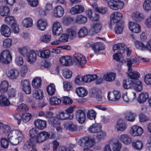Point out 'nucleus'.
<instances>
[{
    "instance_id": "nucleus-1",
    "label": "nucleus",
    "mask_w": 151,
    "mask_h": 151,
    "mask_svg": "<svg viewBox=\"0 0 151 151\" xmlns=\"http://www.w3.org/2000/svg\"><path fill=\"white\" fill-rule=\"evenodd\" d=\"M7 137L10 142L15 145L21 142L24 137L22 132L18 129L11 130L8 134Z\"/></svg>"
},
{
    "instance_id": "nucleus-2",
    "label": "nucleus",
    "mask_w": 151,
    "mask_h": 151,
    "mask_svg": "<svg viewBox=\"0 0 151 151\" xmlns=\"http://www.w3.org/2000/svg\"><path fill=\"white\" fill-rule=\"evenodd\" d=\"M97 78L96 75H88L81 77L78 76L75 79V82L76 84L81 85L83 82H89L94 80Z\"/></svg>"
},
{
    "instance_id": "nucleus-3",
    "label": "nucleus",
    "mask_w": 151,
    "mask_h": 151,
    "mask_svg": "<svg viewBox=\"0 0 151 151\" xmlns=\"http://www.w3.org/2000/svg\"><path fill=\"white\" fill-rule=\"evenodd\" d=\"M12 57L9 50L3 51L0 54V62L6 64L9 63L12 61Z\"/></svg>"
},
{
    "instance_id": "nucleus-4",
    "label": "nucleus",
    "mask_w": 151,
    "mask_h": 151,
    "mask_svg": "<svg viewBox=\"0 0 151 151\" xmlns=\"http://www.w3.org/2000/svg\"><path fill=\"white\" fill-rule=\"evenodd\" d=\"M124 4L123 2L120 0H111L108 2L109 7L111 9L115 10L122 9Z\"/></svg>"
},
{
    "instance_id": "nucleus-5",
    "label": "nucleus",
    "mask_w": 151,
    "mask_h": 151,
    "mask_svg": "<svg viewBox=\"0 0 151 151\" xmlns=\"http://www.w3.org/2000/svg\"><path fill=\"white\" fill-rule=\"evenodd\" d=\"M49 136L48 133L45 131H42L37 133L34 139L35 143H42L47 139Z\"/></svg>"
},
{
    "instance_id": "nucleus-6",
    "label": "nucleus",
    "mask_w": 151,
    "mask_h": 151,
    "mask_svg": "<svg viewBox=\"0 0 151 151\" xmlns=\"http://www.w3.org/2000/svg\"><path fill=\"white\" fill-rule=\"evenodd\" d=\"M73 60L79 66L83 67L86 60L85 57L80 53H75L73 55Z\"/></svg>"
},
{
    "instance_id": "nucleus-7",
    "label": "nucleus",
    "mask_w": 151,
    "mask_h": 151,
    "mask_svg": "<svg viewBox=\"0 0 151 151\" xmlns=\"http://www.w3.org/2000/svg\"><path fill=\"white\" fill-rule=\"evenodd\" d=\"M129 132L132 136L137 137L142 134L143 130L141 127L137 125H134L131 127Z\"/></svg>"
},
{
    "instance_id": "nucleus-8",
    "label": "nucleus",
    "mask_w": 151,
    "mask_h": 151,
    "mask_svg": "<svg viewBox=\"0 0 151 151\" xmlns=\"http://www.w3.org/2000/svg\"><path fill=\"white\" fill-rule=\"evenodd\" d=\"M121 96V93L119 91L114 90L112 92L108 93L107 97L109 101L115 102L119 101Z\"/></svg>"
},
{
    "instance_id": "nucleus-9",
    "label": "nucleus",
    "mask_w": 151,
    "mask_h": 151,
    "mask_svg": "<svg viewBox=\"0 0 151 151\" xmlns=\"http://www.w3.org/2000/svg\"><path fill=\"white\" fill-rule=\"evenodd\" d=\"M127 127V124L124 119L120 118L116 123L115 129L118 132H123L126 130Z\"/></svg>"
},
{
    "instance_id": "nucleus-10",
    "label": "nucleus",
    "mask_w": 151,
    "mask_h": 151,
    "mask_svg": "<svg viewBox=\"0 0 151 151\" xmlns=\"http://www.w3.org/2000/svg\"><path fill=\"white\" fill-rule=\"evenodd\" d=\"M63 32L60 23L58 21L55 22L52 25V32L54 35H59Z\"/></svg>"
},
{
    "instance_id": "nucleus-11",
    "label": "nucleus",
    "mask_w": 151,
    "mask_h": 151,
    "mask_svg": "<svg viewBox=\"0 0 151 151\" xmlns=\"http://www.w3.org/2000/svg\"><path fill=\"white\" fill-rule=\"evenodd\" d=\"M119 140L126 145H128L132 142V138L131 136L127 134H123L118 137Z\"/></svg>"
},
{
    "instance_id": "nucleus-12",
    "label": "nucleus",
    "mask_w": 151,
    "mask_h": 151,
    "mask_svg": "<svg viewBox=\"0 0 151 151\" xmlns=\"http://www.w3.org/2000/svg\"><path fill=\"white\" fill-rule=\"evenodd\" d=\"M78 143L80 146L82 147L86 146L91 148L93 145L94 141L93 140L89 139L88 138H85L79 140Z\"/></svg>"
},
{
    "instance_id": "nucleus-13",
    "label": "nucleus",
    "mask_w": 151,
    "mask_h": 151,
    "mask_svg": "<svg viewBox=\"0 0 151 151\" xmlns=\"http://www.w3.org/2000/svg\"><path fill=\"white\" fill-rule=\"evenodd\" d=\"M6 75L10 79L15 80L19 76V72L17 68H13L9 70L7 72Z\"/></svg>"
},
{
    "instance_id": "nucleus-14",
    "label": "nucleus",
    "mask_w": 151,
    "mask_h": 151,
    "mask_svg": "<svg viewBox=\"0 0 151 151\" xmlns=\"http://www.w3.org/2000/svg\"><path fill=\"white\" fill-rule=\"evenodd\" d=\"M92 93L93 96L96 98L98 101L102 103L105 102V98L101 95V91L99 89L96 88L93 89Z\"/></svg>"
},
{
    "instance_id": "nucleus-15",
    "label": "nucleus",
    "mask_w": 151,
    "mask_h": 151,
    "mask_svg": "<svg viewBox=\"0 0 151 151\" xmlns=\"http://www.w3.org/2000/svg\"><path fill=\"white\" fill-rule=\"evenodd\" d=\"M109 144L111 146L113 151H119L121 148V143L116 139H112L109 141Z\"/></svg>"
},
{
    "instance_id": "nucleus-16",
    "label": "nucleus",
    "mask_w": 151,
    "mask_h": 151,
    "mask_svg": "<svg viewBox=\"0 0 151 151\" xmlns=\"http://www.w3.org/2000/svg\"><path fill=\"white\" fill-rule=\"evenodd\" d=\"M129 27L130 30L135 33H138L141 31L140 27L138 24L133 22H129Z\"/></svg>"
},
{
    "instance_id": "nucleus-17",
    "label": "nucleus",
    "mask_w": 151,
    "mask_h": 151,
    "mask_svg": "<svg viewBox=\"0 0 151 151\" xmlns=\"http://www.w3.org/2000/svg\"><path fill=\"white\" fill-rule=\"evenodd\" d=\"M122 17V14L118 12L112 13L110 15V22L111 23L118 22Z\"/></svg>"
},
{
    "instance_id": "nucleus-18",
    "label": "nucleus",
    "mask_w": 151,
    "mask_h": 151,
    "mask_svg": "<svg viewBox=\"0 0 151 151\" xmlns=\"http://www.w3.org/2000/svg\"><path fill=\"white\" fill-rule=\"evenodd\" d=\"M76 118L78 122L83 124L85 122L86 115L84 112L82 110H78L76 113Z\"/></svg>"
},
{
    "instance_id": "nucleus-19",
    "label": "nucleus",
    "mask_w": 151,
    "mask_h": 151,
    "mask_svg": "<svg viewBox=\"0 0 151 151\" xmlns=\"http://www.w3.org/2000/svg\"><path fill=\"white\" fill-rule=\"evenodd\" d=\"M36 25L39 30L43 31L46 29L47 25V23L45 19H41L37 21Z\"/></svg>"
},
{
    "instance_id": "nucleus-20",
    "label": "nucleus",
    "mask_w": 151,
    "mask_h": 151,
    "mask_svg": "<svg viewBox=\"0 0 151 151\" xmlns=\"http://www.w3.org/2000/svg\"><path fill=\"white\" fill-rule=\"evenodd\" d=\"M64 12V10L63 8L61 6H58L54 8L53 14L54 17H60L63 16Z\"/></svg>"
},
{
    "instance_id": "nucleus-21",
    "label": "nucleus",
    "mask_w": 151,
    "mask_h": 151,
    "mask_svg": "<svg viewBox=\"0 0 151 151\" xmlns=\"http://www.w3.org/2000/svg\"><path fill=\"white\" fill-rule=\"evenodd\" d=\"M37 59V55L33 50H31L27 55V60L30 63H32L35 61Z\"/></svg>"
},
{
    "instance_id": "nucleus-22",
    "label": "nucleus",
    "mask_w": 151,
    "mask_h": 151,
    "mask_svg": "<svg viewBox=\"0 0 151 151\" xmlns=\"http://www.w3.org/2000/svg\"><path fill=\"white\" fill-rule=\"evenodd\" d=\"M35 126L39 129L42 130L46 127V121L39 119L35 120L34 122Z\"/></svg>"
},
{
    "instance_id": "nucleus-23",
    "label": "nucleus",
    "mask_w": 151,
    "mask_h": 151,
    "mask_svg": "<svg viewBox=\"0 0 151 151\" xmlns=\"http://www.w3.org/2000/svg\"><path fill=\"white\" fill-rule=\"evenodd\" d=\"M84 10V7L81 5H76L70 9V12L72 14H75L82 12Z\"/></svg>"
},
{
    "instance_id": "nucleus-24",
    "label": "nucleus",
    "mask_w": 151,
    "mask_h": 151,
    "mask_svg": "<svg viewBox=\"0 0 151 151\" xmlns=\"http://www.w3.org/2000/svg\"><path fill=\"white\" fill-rule=\"evenodd\" d=\"M0 32L1 35L5 37H9L11 34L10 28L5 24L2 25L0 29Z\"/></svg>"
},
{
    "instance_id": "nucleus-25",
    "label": "nucleus",
    "mask_w": 151,
    "mask_h": 151,
    "mask_svg": "<svg viewBox=\"0 0 151 151\" xmlns=\"http://www.w3.org/2000/svg\"><path fill=\"white\" fill-rule=\"evenodd\" d=\"M126 48V46L124 43H119L114 45L113 47V50L114 52L117 50V52H120L121 53H124V50Z\"/></svg>"
},
{
    "instance_id": "nucleus-26",
    "label": "nucleus",
    "mask_w": 151,
    "mask_h": 151,
    "mask_svg": "<svg viewBox=\"0 0 151 151\" xmlns=\"http://www.w3.org/2000/svg\"><path fill=\"white\" fill-rule=\"evenodd\" d=\"M101 126L99 124L95 123L92 124L88 129V131L92 133H97L101 129Z\"/></svg>"
},
{
    "instance_id": "nucleus-27",
    "label": "nucleus",
    "mask_w": 151,
    "mask_h": 151,
    "mask_svg": "<svg viewBox=\"0 0 151 151\" xmlns=\"http://www.w3.org/2000/svg\"><path fill=\"white\" fill-rule=\"evenodd\" d=\"M148 93L146 92H142L139 95L137 99V101L139 104H143L148 98Z\"/></svg>"
},
{
    "instance_id": "nucleus-28",
    "label": "nucleus",
    "mask_w": 151,
    "mask_h": 151,
    "mask_svg": "<svg viewBox=\"0 0 151 151\" xmlns=\"http://www.w3.org/2000/svg\"><path fill=\"white\" fill-rule=\"evenodd\" d=\"M36 143H35L33 138H30L24 144L23 148L25 150L30 149L34 147Z\"/></svg>"
},
{
    "instance_id": "nucleus-29",
    "label": "nucleus",
    "mask_w": 151,
    "mask_h": 151,
    "mask_svg": "<svg viewBox=\"0 0 151 151\" xmlns=\"http://www.w3.org/2000/svg\"><path fill=\"white\" fill-rule=\"evenodd\" d=\"M143 145L142 141L139 139L135 140L132 142V146L135 150H141L142 149Z\"/></svg>"
},
{
    "instance_id": "nucleus-30",
    "label": "nucleus",
    "mask_w": 151,
    "mask_h": 151,
    "mask_svg": "<svg viewBox=\"0 0 151 151\" xmlns=\"http://www.w3.org/2000/svg\"><path fill=\"white\" fill-rule=\"evenodd\" d=\"M134 83L131 79H128L124 80L123 81V86L125 89H129L133 88Z\"/></svg>"
},
{
    "instance_id": "nucleus-31",
    "label": "nucleus",
    "mask_w": 151,
    "mask_h": 151,
    "mask_svg": "<svg viewBox=\"0 0 151 151\" xmlns=\"http://www.w3.org/2000/svg\"><path fill=\"white\" fill-rule=\"evenodd\" d=\"M60 63L65 66L68 65L71 63L72 60L71 57L68 56H62L59 60Z\"/></svg>"
},
{
    "instance_id": "nucleus-32",
    "label": "nucleus",
    "mask_w": 151,
    "mask_h": 151,
    "mask_svg": "<svg viewBox=\"0 0 151 151\" xmlns=\"http://www.w3.org/2000/svg\"><path fill=\"white\" fill-rule=\"evenodd\" d=\"M92 49L95 53H98L100 50L104 49V44L100 42L93 44L92 45Z\"/></svg>"
},
{
    "instance_id": "nucleus-33",
    "label": "nucleus",
    "mask_w": 151,
    "mask_h": 151,
    "mask_svg": "<svg viewBox=\"0 0 151 151\" xmlns=\"http://www.w3.org/2000/svg\"><path fill=\"white\" fill-rule=\"evenodd\" d=\"M76 92L78 95L81 97H83L86 96L88 93L86 89L81 87L77 88L76 89Z\"/></svg>"
},
{
    "instance_id": "nucleus-34",
    "label": "nucleus",
    "mask_w": 151,
    "mask_h": 151,
    "mask_svg": "<svg viewBox=\"0 0 151 151\" xmlns=\"http://www.w3.org/2000/svg\"><path fill=\"white\" fill-rule=\"evenodd\" d=\"M126 119L128 121L133 122L135 120V115L130 111H127L124 114Z\"/></svg>"
},
{
    "instance_id": "nucleus-35",
    "label": "nucleus",
    "mask_w": 151,
    "mask_h": 151,
    "mask_svg": "<svg viewBox=\"0 0 151 151\" xmlns=\"http://www.w3.org/2000/svg\"><path fill=\"white\" fill-rule=\"evenodd\" d=\"M66 31L67 35L70 39H73L76 37L77 32L75 29L73 28L68 29H67Z\"/></svg>"
},
{
    "instance_id": "nucleus-36",
    "label": "nucleus",
    "mask_w": 151,
    "mask_h": 151,
    "mask_svg": "<svg viewBox=\"0 0 151 151\" xmlns=\"http://www.w3.org/2000/svg\"><path fill=\"white\" fill-rule=\"evenodd\" d=\"M133 88L136 91L140 92L143 89V85L141 82L138 79L135 80Z\"/></svg>"
},
{
    "instance_id": "nucleus-37",
    "label": "nucleus",
    "mask_w": 151,
    "mask_h": 151,
    "mask_svg": "<svg viewBox=\"0 0 151 151\" xmlns=\"http://www.w3.org/2000/svg\"><path fill=\"white\" fill-rule=\"evenodd\" d=\"M132 98L129 99L127 95V93L123 94L122 95V98L123 100L126 103H128L129 101L132 102L135 99L136 97V94L134 92H132L131 94Z\"/></svg>"
},
{
    "instance_id": "nucleus-38",
    "label": "nucleus",
    "mask_w": 151,
    "mask_h": 151,
    "mask_svg": "<svg viewBox=\"0 0 151 151\" xmlns=\"http://www.w3.org/2000/svg\"><path fill=\"white\" fill-rule=\"evenodd\" d=\"M22 25L26 28L32 26L33 24L32 19L30 18H27L24 19L22 22Z\"/></svg>"
},
{
    "instance_id": "nucleus-39",
    "label": "nucleus",
    "mask_w": 151,
    "mask_h": 151,
    "mask_svg": "<svg viewBox=\"0 0 151 151\" xmlns=\"http://www.w3.org/2000/svg\"><path fill=\"white\" fill-rule=\"evenodd\" d=\"M88 34L87 29L85 27L81 28L77 33L78 36L79 37H82L87 36Z\"/></svg>"
},
{
    "instance_id": "nucleus-40",
    "label": "nucleus",
    "mask_w": 151,
    "mask_h": 151,
    "mask_svg": "<svg viewBox=\"0 0 151 151\" xmlns=\"http://www.w3.org/2000/svg\"><path fill=\"white\" fill-rule=\"evenodd\" d=\"M32 96L36 99H42L43 96V92L41 90H35L33 91Z\"/></svg>"
},
{
    "instance_id": "nucleus-41",
    "label": "nucleus",
    "mask_w": 151,
    "mask_h": 151,
    "mask_svg": "<svg viewBox=\"0 0 151 151\" xmlns=\"http://www.w3.org/2000/svg\"><path fill=\"white\" fill-rule=\"evenodd\" d=\"M50 51L48 50H41L39 51L38 55L39 56L43 58H47L50 56Z\"/></svg>"
},
{
    "instance_id": "nucleus-42",
    "label": "nucleus",
    "mask_w": 151,
    "mask_h": 151,
    "mask_svg": "<svg viewBox=\"0 0 151 151\" xmlns=\"http://www.w3.org/2000/svg\"><path fill=\"white\" fill-rule=\"evenodd\" d=\"M10 103L7 98L4 95L0 96V105L2 106H7L9 105Z\"/></svg>"
},
{
    "instance_id": "nucleus-43",
    "label": "nucleus",
    "mask_w": 151,
    "mask_h": 151,
    "mask_svg": "<svg viewBox=\"0 0 151 151\" xmlns=\"http://www.w3.org/2000/svg\"><path fill=\"white\" fill-rule=\"evenodd\" d=\"M41 79L40 77H36L34 79L32 82L33 87L35 88H40L41 86Z\"/></svg>"
},
{
    "instance_id": "nucleus-44",
    "label": "nucleus",
    "mask_w": 151,
    "mask_h": 151,
    "mask_svg": "<svg viewBox=\"0 0 151 151\" xmlns=\"http://www.w3.org/2000/svg\"><path fill=\"white\" fill-rule=\"evenodd\" d=\"M75 108V107L74 106H70L65 110L64 111L67 116L69 117L68 119L69 120L72 119L73 118V116L72 113Z\"/></svg>"
},
{
    "instance_id": "nucleus-45",
    "label": "nucleus",
    "mask_w": 151,
    "mask_h": 151,
    "mask_svg": "<svg viewBox=\"0 0 151 151\" xmlns=\"http://www.w3.org/2000/svg\"><path fill=\"white\" fill-rule=\"evenodd\" d=\"M55 90V86L53 83L50 84L47 88V91L48 94L50 96L54 94Z\"/></svg>"
},
{
    "instance_id": "nucleus-46",
    "label": "nucleus",
    "mask_w": 151,
    "mask_h": 151,
    "mask_svg": "<svg viewBox=\"0 0 151 151\" xmlns=\"http://www.w3.org/2000/svg\"><path fill=\"white\" fill-rule=\"evenodd\" d=\"M116 74L114 73H107L103 76V78L106 81H111L115 79Z\"/></svg>"
},
{
    "instance_id": "nucleus-47",
    "label": "nucleus",
    "mask_w": 151,
    "mask_h": 151,
    "mask_svg": "<svg viewBox=\"0 0 151 151\" xmlns=\"http://www.w3.org/2000/svg\"><path fill=\"white\" fill-rule=\"evenodd\" d=\"M134 44L136 47L138 49L142 51H145V45L141 41L136 40L135 41Z\"/></svg>"
},
{
    "instance_id": "nucleus-48",
    "label": "nucleus",
    "mask_w": 151,
    "mask_h": 151,
    "mask_svg": "<svg viewBox=\"0 0 151 151\" xmlns=\"http://www.w3.org/2000/svg\"><path fill=\"white\" fill-rule=\"evenodd\" d=\"M57 119L60 120L69 119L68 118L64 111L59 112L56 116Z\"/></svg>"
},
{
    "instance_id": "nucleus-49",
    "label": "nucleus",
    "mask_w": 151,
    "mask_h": 151,
    "mask_svg": "<svg viewBox=\"0 0 151 151\" xmlns=\"http://www.w3.org/2000/svg\"><path fill=\"white\" fill-rule=\"evenodd\" d=\"M126 62H127V64L128 67L129 71L132 70V64L135 63L137 62V60L135 58H129L127 59Z\"/></svg>"
},
{
    "instance_id": "nucleus-50",
    "label": "nucleus",
    "mask_w": 151,
    "mask_h": 151,
    "mask_svg": "<svg viewBox=\"0 0 151 151\" xmlns=\"http://www.w3.org/2000/svg\"><path fill=\"white\" fill-rule=\"evenodd\" d=\"M102 25L100 22L94 23L92 27V29L95 33H98L100 30Z\"/></svg>"
},
{
    "instance_id": "nucleus-51",
    "label": "nucleus",
    "mask_w": 151,
    "mask_h": 151,
    "mask_svg": "<svg viewBox=\"0 0 151 151\" xmlns=\"http://www.w3.org/2000/svg\"><path fill=\"white\" fill-rule=\"evenodd\" d=\"M51 40V35L48 34H46L42 35L40 38L41 41L46 43L49 42Z\"/></svg>"
},
{
    "instance_id": "nucleus-52",
    "label": "nucleus",
    "mask_w": 151,
    "mask_h": 151,
    "mask_svg": "<svg viewBox=\"0 0 151 151\" xmlns=\"http://www.w3.org/2000/svg\"><path fill=\"white\" fill-rule=\"evenodd\" d=\"M143 7L146 11L151 10V0H145L143 4Z\"/></svg>"
},
{
    "instance_id": "nucleus-53",
    "label": "nucleus",
    "mask_w": 151,
    "mask_h": 151,
    "mask_svg": "<svg viewBox=\"0 0 151 151\" xmlns=\"http://www.w3.org/2000/svg\"><path fill=\"white\" fill-rule=\"evenodd\" d=\"M96 116V113L93 109L88 110L87 113L88 118L91 120H94Z\"/></svg>"
},
{
    "instance_id": "nucleus-54",
    "label": "nucleus",
    "mask_w": 151,
    "mask_h": 151,
    "mask_svg": "<svg viewBox=\"0 0 151 151\" xmlns=\"http://www.w3.org/2000/svg\"><path fill=\"white\" fill-rule=\"evenodd\" d=\"M96 135V139L100 140L104 139L106 136V133L100 129V131H98Z\"/></svg>"
},
{
    "instance_id": "nucleus-55",
    "label": "nucleus",
    "mask_w": 151,
    "mask_h": 151,
    "mask_svg": "<svg viewBox=\"0 0 151 151\" xmlns=\"http://www.w3.org/2000/svg\"><path fill=\"white\" fill-rule=\"evenodd\" d=\"M9 12V9L8 7L1 6L0 8V14L2 16L8 15Z\"/></svg>"
},
{
    "instance_id": "nucleus-56",
    "label": "nucleus",
    "mask_w": 151,
    "mask_h": 151,
    "mask_svg": "<svg viewBox=\"0 0 151 151\" xmlns=\"http://www.w3.org/2000/svg\"><path fill=\"white\" fill-rule=\"evenodd\" d=\"M63 75L65 78H71L72 75V72L67 69H64L62 70Z\"/></svg>"
},
{
    "instance_id": "nucleus-57",
    "label": "nucleus",
    "mask_w": 151,
    "mask_h": 151,
    "mask_svg": "<svg viewBox=\"0 0 151 151\" xmlns=\"http://www.w3.org/2000/svg\"><path fill=\"white\" fill-rule=\"evenodd\" d=\"M61 102V99L55 97H52L50 99V103L52 105H59Z\"/></svg>"
},
{
    "instance_id": "nucleus-58",
    "label": "nucleus",
    "mask_w": 151,
    "mask_h": 151,
    "mask_svg": "<svg viewBox=\"0 0 151 151\" xmlns=\"http://www.w3.org/2000/svg\"><path fill=\"white\" fill-rule=\"evenodd\" d=\"M76 21L78 23L84 24L87 22V18L85 16L80 15L77 17Z\"/></svg>"
},
{
    "instance_id": "nucleus-59",
    "label": "nucleus",
    "mask_w": 151,
    "mask_h": 151,
    "mask_svg": "<svg viewBox=\"0 0 151 151\" xmlns=\"http://www.w3.org/2000/svg\"><path fill=\"white\" fill-rule=\"evenodd\" d=\"M132 17L135 18L137 21H140L144 17L143 15L140 13L136 12L132 14Z\"/></svg>"
},
{
    "instance_id": "nucleus-60",
    "label": "nucleus",
    "mask_w": 151,
    "mask_h": 151,
    "mask_svg": "<svg viewBox=\"0 0 151 151\" xmlns=\"http://www.w3.org/2000/svg\"><path fill=\"white\" fill-rule=\"evenodd\" d=\"M86 13L88 17L93 21H96L99 19V16L98 15L96 14L95 17H92V12L91 10H88L86 11Z\"/></svg>"
},
{
    "instance_id": "nucleus-61",
    "label": "nucleus",
    "mask_w": 151,
    "mask_h": 151,
    "mask_svg": "<svg viewBox=\"0 0 151 151\" xmlns=\"http://www.w3.org/2000/svg\"><path fill=\"white\" fill-rule=\"evenodd\" d=\"M31 117V114L26 113L23 114L22 119L24 122L27 123L30 120Z\"/></svg>"
},
{
    "instance_id": "nucleus-62",
    "label": "nucleus",
    "mask_w": 151,
    "mask_h": 151,
    "mask_svg": "<svg viewBox=\"0 0 151 151\" xmlns=\"http://www.w3.org/2000/svg\"><path fill=\"white\" fill-rule=\"evenodd\" d=\"M12 43V40L9 38H7L3 41V45L5 48H9L11 46Z\"/></svg>"
},
{
    "instance_id": "nucleus-63",
    "label": "nucleus",
    "mask_w": 151,
    "mask_h": 151,
    "mask_svg": "<svg viewBox=\"0 0 151 151\" xmlns=\"http://www.w3.org/2000/svg\"><path fill=\"white\" fill-rule=\"evenodd\" d=\"M11 29L12 31L14 33H18L19 31V25L17 24L16 22L12 24Z\"/></svg>"
},
{
    "instance_id": "nucleus-64",
    "label": "nucleus",
    "mask_w": 151,
    "mask_h": 151,
    "mask_svg": "<svg viewBox=\"0 0 151 151\" xmlns=\"http://www.w3.org/2000/svg\"><path fill=\"white\" fill-rule=\"evenodd\" d=\"M1 147L4 149L7 148L9 146V142L7 139L5 138H2L1 141Z\"/></svg>"
}]
</instances>
